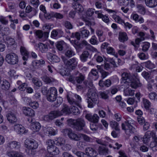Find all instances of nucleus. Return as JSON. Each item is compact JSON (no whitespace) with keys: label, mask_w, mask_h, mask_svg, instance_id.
Segmentation results:
<instances>
[{"label":"nucleus","mask_w":157,"mask_h":157,"mask_svg":"<svg viewBox=\"0 0 157 157\" xmlns=\"http://www.w3.org/2000/svg\"><path fill=\"white\" fill-rule=\"evenodd\" d=\"M118 4L121 6H127L129 3L128 0H118Z\"/></svg>","instance_id":"e2e57ef3"},{"label":"nucleus","mask_w":157,"mask_h":157,"mask_svg":"<svg viewBox=\"0 0 157 157\" xmlns=\"http://www.w3.org/2000/svg\"><path fill=\"white\" fill-rule=\"evenodd\" d=\"M86 118L88 121L92 122V123H97L99 120V117L97 114H94L93 116L86 114Z\"/></svg>","instance_id":"a211bd4d"},{"label":"nucleus","mask_w":157,"mask_h":157,"mask_svg":"<svg viewBox=\"0 0 157 157\" xmlns=\"http://www.w3.org/2000/svg\"><path fill=\"white\" fill-rule=\"evenodd\" d=\"M62 59L65 66L69 70L74 69L77 66L78 62L75 58L67 60L65 58L62 57Z\"/></svg>","instance_id":"7ed1b4c3"},{"label":"nucleus","mask_w":157,"mask_h":157,"mask_svg":"<svg viewBox=\"0 0 157 157\" xmlns=\"http://www.w3.org/2000/svg\"><path fill=\"white\" fill-rule=\"evenodd\" d=\"M66 44L63 41H61L57 42L56 46L58 50L62 51L63 50L64 47L66 45Z\"/></svg>","instance_id":"e433bc0d"},{"label":"nucleus","mask_w":157,"mask_h":157,"mask_svg":"<svg viewBox=\"0 0 157 157\" xmlns=\"http://www.w3.org/2000/svg\"><path fill=\"white\" fill-rule=\"evenodd\" d=\"M156 136L155 133L153 131H147L145 133L143 138V142L144 144L148 143L150 140V139L152 137L153 139Z\"/></svg>","instance_id":"1a4fd4ad"},{"label":"nucleus","mask_w":157,"mask_h":157,"mask_svg":"<svg viewBox=\"0 0 157 157\" xmlns=\"http://www.w3.org/2000/svg\"><path fill=\"white\" fill-rule=\"evenodd\" d=\"M47 95V98L48 101L50 102L55 101L57 97V91L54 87H51L48 90Z\"/></svg>","instance_id":"20e7f679"},{"label":"nucleus","mask_w":157,"mask_h":157,"mask_svg":"<svg viewBox=\"0 0 157 157\" xmlns=\"http://www.w3.org/2000/svg\"><path fill=\"white\" fill-rule=\"evenodd\" d=\"M143 101L145 109H148L151 105L150 101L144 98H143Z\"/></svg>","instance_id":"052dcab7"},{"label":"nucleus","mask_w":157,"mask_h":157,"mask_svg":"<svg viewBox=\"0 0 157 157\" xmlns=\"http://www.w3.org/2000/svg\"><path fill=\"white\" fill-rule=\"evenodd\" d=\"M89 95L88 98L94 99V101H97L98 95L96 91L94 89H90L89 90Z\"/></svg>","instance_id":"4be33fe9"},{"label":"nucleus","mask_w":157,"mask_h":157,"mask_svg":"<svg viewBox=\"0 0 157 157\" xmlns=\"http://www.w3.org/2000/svg\"><path fill=\"white\" fill-rule=\"evenodd\" d=\"M46 57L52 63H58L60 61V59L58 57L49 52L47 53Z\"/></svg>","instance_id":"2eb2a0df"},{"label":"nucleus","mask_w":157,"mask_h":157,"mask_svg":"<svg viewBox=\"0 0 157 157\" xmlns=\"http://www.w3.org/2000/svg\"><path fill=\"white\" fill-rule=\"evenodd\" d=\"M6 117L7 120L10 123H13L16 122L17 121L16 114L13 112H11L7 113Z\"/></svg>","instance_id":"6ab92c4d"},{"label":"nucleus","mask_w":157,"mask_h":157,"mask_svg":"<svg viewBox=\"0 0 157 157\" xmlns=\"http://www.w3.org/2000/svg\"><path fill=\"white\" fill-rule=\"evenodd\" d=\"M74 97L76 99V101H75L73 98H70L67 95V99L68 102L71 105H76L80 108H81L80 103L82 101V98L81 97L76 94L74 95Z\"/></svg>","instance_id":"0eeeda50"},{"label":"nucleus","mask_w":157,"mask_h":157,"mask_svg":"<svg viewBox=\"0 0 157 157\" xmlns=\"http://www.w3.org/2000/svg\"><path fill=\"white\" fill-rule=\"evenodd\" d=\"M75 52L71 49H69L67 50L65 52V55L68 58H71L75 55Z\"/></svg>","instance_id":"864d4df0"},{"label":"nucleus","mask_w":157,"mask_h":157,"mask_svg":"<svg viewBox=\"0 0 157 157\" xmlns=\"http://www.w3.org/2000/svg\"><path fill=\"white\" fill-rule=\"evenodd\" d=\"M36 36L39 39H41L44 41L46 40L48 36V32H44L40 30H37L35 32Z\"/></svg>","instance_id":"9d476101"},{"label":"nucleus","mask_w":157,"mask_h":157,"mask_svg":"<svg viewBox=\"0 0 157 157\" xmlns=\"http://www.w3.org/2000/svg\"><path fill=\"white\" fill-rule=\"evenodd\" d=\"M13 128L14 131L18 134H22L27 132L25 128L19 124H15L13 126Z\"/></svg>","instance_id":"f8f14e48"},{"label":"nucleus","mask_w":157,"mask_h":157,"mask_svg":"<svg viewBox=\"0 0 157 157\" xmlns=\"http://www.w3.org/2000/svg\"><path fill=\"white\" fill-rule=\"evenodd\" d=\"M48 152L52 155H56L59 153V149L56 146H53L52 147H49L48 149Z\"/></svg>","instance_id":"393cba45"},{"label":"nucleus","mask_w":157,"mask_h":157,"mask_svg":"<svg viewBox=\"0 0 157 157\" xmlns=\"http://www.w3.org/2000/svg\"><path fill=\"white\" fill-rule=\"evenodd\" d=\"M90 56V53L88 51H84L80 56V58L82 62H85L87 61Z\"/></svg>","instance_id":"b1692460"},{"label":"nucleus","mask_w":157,"mask_h":157,"mask_svg":"<svg viewBox=\"0 0 157 157\" xmlns=\"http://www.w3.org/2000/svg\"><path fill=\"white\" fill-rule=\"evenodd\" d=\"M45 61L42 59H40L38 60H36L33 62V65L34 67L37 66L40 64H43L45 63Z\"/></svg>","instance_id":"bf43d9fd"},{"label":"nucleus","mask_w":157,"mask_h":157,"mask_svg":"<svg viewBox=\"0 0 157 157\" xmlns=\"http://www.w3.org/2000/svg\"><path fill=\"white\" fill-rule=\"evenodd\" d=\"M85 152L89 156L95 157L97 156L98 153L96 151L91 147H87L85 149Z\"/></svg>","instance_id":"412c9836"},{"label":"nucleus","mask_w":157,"mask_h":157,"mask_svg":"<svg viewBox=\"0 0 157 157\" xmlns=\"http://www.w3.org/2000/svg\"><path fill=\"white\" fill-rule=\"evenodd\" d=\"M128 39L127 35L125 32H122L119 33V40L120 42H124L127 40Z\"/></svg>","instance_id":"f704fd0d"},{"label":"nucleus","mask_w":157,"mask_h":157,"mask_svg":"<svg viewBox=\"0 0 157 157\" xmlns=\"http://www.w3.org/2000/svg\"><path fill=\"white\" fill-rule=\"evenodd\" d=\"M6 41L7 43L10 45H13L15 43V41L14 39L9 37H6Z\"/></svg>","instance_id":"774afa93"},{"label":"nucleus","mask_w":157,"mask_h":157,"mask_svg":"<svg viewBox=\"0 0 157 157\" xmlns=\"http://www.w3.org/2000/svg\"><path fill=\"white\" fill-rule=\"evenodd\" d=\"M43 81L46 83H50L54 81V79L52 78L49 77L47 75H44L42 78Z\"/></svg>","instance_id":"a18cd8bd"},{"label":"nucleus","mask_w":157,"mask_h":157,"mask_svg":"<svg viewBox=\"0 0 157 157\" xmlns=\"http://www.w3.org/2000/svg\"><path fill=\"white\" fill-rule=\"evenodd\" d=\"M68 124L76 131L82 130L86 126L84 119L79 118L76 119H69L67 121Z\"/></svg>","instance_id":"f257e3e1"},{"label":"nucleus","mask_w":157,"mask_h":157,"mask_svg":"<svg viewBox=\"0 0 157 157\" xmlns=\"http://www.w3.org/2000/svg\"><path fill=\"white\" fill-rule=\"evenodd\" d=\"M25 147L29 150H34L37 148L38 142L33 139H26L25 142Z\"/></svg>","instance_id":"39448f33"},{"label":"nucleus","mask_w":157,"mask_h":157,"mask_svg":"<svg viewBox=\"0 0 157 157\" xmlns=\"http://www.w3.org/2000/svg\"><path fill=\"white\" fill-rule=\"evenodd\" d=\"M22 110L23 113L26 116L33 117L35 115L34 111L30 108L24 107Z\"/></svg>","instance_id":"dca6fc26"},{"label":"nucleus","mask_w":157,"mask_h":157,"mask_svg":"<svg viewBox=\"0 0 157 157\" xmlns=\"http://www.w3.org/2000/svg\"><path fill=\"white\" fill-rule=\"evenodd\" d=\"M88 107L91 108L93 107L97 101H94V99L88 98L87 99Z\"/></svg>","instance_id":"09e8293b"},{"label":"nucleus","mask_w":157,"mask_h":157,"mask_svg":"<svg viewBox=\"0 0 157 157\" xmlns=\"http://www.w3.org/2000/svg\"><path fill=\"white\" fill-rule=\"evenodd\" d=\"M134 91L130 89H126L124 91V94L126 96H132L134 94Z\"/></svg>","instance_id":"13d9d810"},{"label":"nucleus","mask_w":157,"mask_h":157,"mask_svg":"<svg viewBox=\"0 0 157 157\" xmlns=\"http://www.w3.org/2000/svg\"><path fill=\"white\" fill-rule=\"evenodd\" d=\"M18 152L13 150L7 151L6 152V155L8 157H16L17 155Z\"/></svg>","instance_id":"37998d69"},{"label":"nucleus","mask_w":157,"mask_h":157,"mask_svg":"<svg viewBox=\"0 0 157 157\" xmlns=\"http://www.w3.org/2000/svg\"><path fill=\"white\" fill-rule=\"evenodd\" d=\"M95 14H97L98 17L101 18L103 21L107 24L109 22V20L108 16L106 15H104L101 13H99V11H97L95 12Z\"/></svg>","instance_id":"2f4dec72"},{"label":"nucleus","mask_w":157,"mask_h":157,"mask_svg":"<svg viewBox=\"0 0 157 157\" xmlns=\"http://www.w3.org/2000/svg\"><path fill=\"white\" fill-rule=\"evenodd\" d=\"M25 11L26 13H29L31 12H32L33 13V16L35 15L37 13L36 10L34 8H33L30 6H27L25 9Z\"/></svg>","instance_id":"603ef678"},{"label":"nucleus","mask_w":157,"mask_h":157,"mask_svg":"<svg viewBox=\"0 0 157 157\" xmlns=\"http://www.w3.org/2000/svg\"><path fill=\"white\" fill-rule=\"evenodd\" d=\"M80 133L77 134L73 132L72 130L69 133L68 137L71 140L77 141L80 140Z\"/></svg>","instance_id":"c85d7f7f"},{"label":"nucleus","mask_w":157,"mask_h":157,"mask_svg":"<svg viewBox=\"0 0 157 157\" xmlns=\"http://www.w3.org/2000/svg\"><path fill=\"white\" fill-rule=\"evenodd\" d=\"M135 121L130 117H128L126 121L122 124V128L126 134L130 135L136 132L135 128L133 127Z\"/></svg>","instance_id":"f03ea898"},{"label":"nucleus","mask_w":157,"mask_h":157,"mask_svg":"<svg viewBox=\"0 0 157 157\" xmlns=\"http://www.w3.org/2000/svg\"><path fill=\"white\" fill-rule=\"evenodd\" d=\"M132 78V76L130 73L127 72H124L122 74V79L121 83L124 85V84H127L130 81Z\"/></svg>","instance_id":"ddd939ff"},{"label":"nucleus","mask_w":157,"mask_h":157,"mask_svg":"<svg viewBox=\"0 0 157 157\" xmlns=\"http://www.w3.org/2000/svg\"><path fill=\"white\" fill-rule=\"evenodd\" d=\"M148 97L151 100L157 101V94L155 92H152L148 94Z\"/></svg>","instance_id":"4d7b16f0"},{"label":"nucleus","mask_w":157,"mask_h":157,"mask_svg":"<svg viewBox=\"0 0 157 157\" xmlns=\"http://www.w3.org/2000/svg\"><path fill=\"white\" fill-rule=\"evenodd\" d=\"M60 116L69 114L71 113L70 109L68 106L65 104H63L62 109L60 111H58Z\"/></svg>","instance_id":"f3484780"},{"label":"nucleus","mask_w":157,"mask_h":157,"mask_svg":"<svg viewBox=\"0 0 157 157\" xmlns=\"http://www.w3.org/2000/svg\"><path fill=\"white\" fill-rule=\"evenodd\" d=\"M51 25L49 24H46L43 26V30L46 31L45 32H48V34L50 30L51 29Z\"/></svg>","instance_id":"69168bd1"},{"label":"nucleus","mask_w":157,"mask_h":157,"mask_svg":"<svg viewBox=\"0 0 157 157\" xmlns=\"http://www.w3.org/2000/svg\"><path fill=\"white\" fill-rule=\"evenodd\" d=\"M71 113H73L75 115H78L80 113L78 109L76 107L73 105L70 109Z\"/></svg>","instance_id":"de8ad7c7"},{"label":"nucleus","mask_w":157,"mask_h":157,"mask_svg":"<svg viewBox=\"0 0 157 157\" xmlns=\"http://www.w3.org/2000/svg\"><path fill=\"white\" fill-rule=\"evenodd\" d=\"M35 46L37 47L40 52L41 53H47L48 51V47L47 45L43 43H40L36 44Z\"/></svg>","instance_id":"4468645a"},{"label":"nucleus","mask_w":157,"mask_h":157,"mask_svg":"<svg viewBox=\"0 0 157 157\" xmlns=\"http://www.w3.org/2000/svg\"><path fill=\"white\" fill-rule=\"evenodd\" d=\"M47 132H48V134L51 136L55 135L57 133L56 130L51 127H49L47 128Z\"/></svg>","instance_id":"5fc2aeb1"},{"label":"nucleus","mask_w":157,"mask_h":157,"mask_svg":"<svg viewBox=\"0 0 157 157\" xmlns=\"http://www.w3.org/2000/svg\"><path fill=\"white\" fill-rule=\"evenodd\" d=\"M85 78V75L80 73L75 78V80L77 83L80 84L84 81Z\"/></svg>","instance_id":"4c0bfd02"},{"label":"nucleus","mask_w":157,"mask_h":157,"mask_svg":"<svg viewBox=\"0 0 157 157\" xmlns=\"http://www.w3.org/2000/svg\"><path fill=\"white\" fill-rule=\"evenodd\" d=\"M29 105L30 107L34 109L37 108L39 106L38 102L35 101L29 102Z\"/></svg>","instance_id":"338daca9"},{"label":"nucleus","mask_w":157,"mask_h":157,"mask_svg":"<svg viewBox=\"0 0 157 157\" xmlns=\"http://www.w3.org/2000/svg\"><path fill=\"white\" fill-rule=\"evenodd\" d=\"M144 64L145 67L149 69H152L155 67V65L150 61L144 63Z\"/></svg>","instance_id":"49530a36"},{"label":"nucleus","mask_w":157,"mask_h":157,"mask_svg":"<svg viewBox=\"0 0 157 157\" xmlns=\"http://www.w3.org/2000/svg\"><path fill=\"white\" fill-rule=\"evenodd\" d=\"M146 5L150 8H154L157 6V0H145Z\"/></svg>","instance_id":"c756f323"},{"label":"nucleus","mask_w":157,"mask_h":157,"mask_svg":"<svg viewBox=\"0 0 157 157\" xmlns=\"http://www.w3.org/2000/svg\"><path fill=\"white\" fill-rule=\"evenodd\" d=\"M108 150L107 148L100 147L98 152L99 154L101 155H106L108 153Z\"/></svg>","instance_id":"8fccbe9b"},{"label":"nucleus","mask_w":157,"mask_h":157,"mask_svg":"<svg viewBox=\"0 0 157 157\" xmlns=\"http://www.w3.org/2000/svg\"><path fill=\"white\" fill-rule=\"evenodd\" d=\"M7 147L10 149L18 150L20 148V143L16 141L9 142L6 145Z\"/></svg>","instance_id":"9b49d317"},{"label":"nucleus","mask_w":157,"mask_h":157,"mask_svg":"<svg viewBox=\"0 0 157 157\" xmlns=\"http://www.w3.org/2000/svg\"><path fill=\"white\" fill-rule=\"evenodd\" d=\"M150 144V147L152 150L154 151H157V137L156 136L153 139Z\"/></svg>","instance_id":"473e14b6"},{"label":"nucleus","mask_w":157,"mask_h":157,"mask_svg":"<svg viewBox=\"0 0 157 157\" xmlns=\"http://www.w3.org/2000/svg\"><path fill=\"white\" fill-rule=\"evenodd\" d=\"M10 85L9 82L6 80H3L1 83V88L5 90H8L10 87Z\"/></svg>","instance_id":"c9c22d12"},{"label":"nucleus","mask_w":157,"mask_h":157,"mask_svg":"<svg viewBox=\"0 0 157 157\" xmlns=\"http://www.w3.org/2000/svg\"><path fill=\"white\" fill-rule=\"evenodd\" d=\"M51 36V37L55 39H56L59 37L58 35V31L55 29L53 30L52 31Z\"/></svg>","instance_id":"680f3d73"},{"label":"nucleus","mask_w":157,"mask_h":157,"mask_svg":"<svg viewBox=\"0 0 157 157\" xmlns=\"http://www.w3.org/2000/svg\"><path fill=\"white\" fill-rule=\"evenodd\" d=\"M98 84L99 86L101 87H103L104 86L109 87L111 85V82L110 80L109 79L105 80L104 82L101 80L99 81Z\"/></svg>","instance_id":"7c9ffc66"},{"label":"nucleus","mask_w":157,"mask_h":157,"mask_svg":"<svg viewBox=\"0 0 157 157\" xmlns=\"http://www.w3.org/2000/svg\"><path fill=\"white\" fill-rule=\"evenodd\" d=\"M96 67L98 70L101 74V78L102 79H104L109 74L108 72L104 71L101 67V66L97 65Z\"/></svg>","instance_id":"a878e982"},{"label":"nucleus","mask_w":157,"mask_h":157,"mask_svg":"<svg viewBox=\"0 0 157 157\" xmlns=\"http://www.w3.org/2000/svg\"><path fill=\"white\" fill-rule=\"evenodd\" d=\"M41 128V126L39 123L34 122L31 124V128L34 132H38Z\"/></svg>","instance_id":"cd10ccee"},{"label":"nucleus","mask_w":157,"mask_h":157,"mask_svg":"<svg viewBox=\"0 0 157 157\" xmlns=\"http://www.w3.org/2000/svg\"><path fill=\"white\" fill-rule=\"evenodd\" d=\"M32 81L35 86L39 88L42 85V83L37 78L34 77L32 78Z\"/></svg>","instance_id":"c03bdc74"},{"label":"nucleus","mask_w":157,"mask_h":157,"mask_svg":"<svg viewBox=\"0 0 157 157\" xmlns=\"http://www.w3.org/2000/svg\"><path fill=\"white\" fill-rule=\"evenodd\" d=\"M6 60L7 62L11 64H15L18 62V59L17 55L14 53H10L6 55Z\"/></svg>","instance_id":"423d86ee"},{"label":"nucleus","mask_w":157,"mask_h":157,"mask_svg":"<svg viewBox=\"0 0 157 157\" xmlns=\"http://www.w3.org/2000/svg\"><path fill=\"white\" fill-rule=\"evenodd\" d=\"M89 76L90 77V79L94 81L96 80L99 77L98 72L96 69H93L89 74Z\"/></svg>","instance_id":"aec40b11"},{"label":"nucleus","mask_w":157,"mask_h":157,"mask_svg":"<svg viewBox=\"0 0 157 157\" xmlns=\"http://www.w3.org/2000/svg\"><path fill=\"white\" fill-rule=\"evenodd\" d=\"M150 46V44L148 42L143 43L141 45L142 47V51L144 52H147Z\"/></svg>","instance_id":"a19ab883"},{"label":"nucleus","mask_w":157,"mask_h":157,"mask_svg":"<svg viewBox=\"0 0 157 157\" xmlns=\"http://www.w3.org/2000/svg\"><path fill=\"white\" fill-rule=\"evenodd\" d=\"M20 51L22 55L23 56L22 57L23 60H27L28 58L29 53L25 48L24 47L21 46L20 48Z\"/></svg>","instance_id":"bb28decb"},{"label":"nucleus","mask_w":157,"mask_h":157,"mask_svg":"<svg viewBox=\"0 0 157 157\" xmlns=\"http://www.w3.org/2000/svg\"><path fill=\"white\" fill-rule=\"evenodd\" d=\"M60 116L58 111H53L51 112L48 114L44 116L43 118L44 121H48Z\"/></svg>","instance_id":"6e6552de"},{"label":"nucleus","mask_w":157,"mask_h":157,"mask_svg":"<svg viewBox=\"0 0 157 157\" xmlns=\"http://www.w3.org/2000/svg\"><path fill=\"white\" fill-rule=\"evenodd\" d=\"M55 144L58 146H62L65 144V140L62 137L56 138L54 140Z\"/></svg>","instance_id":"72a5a7b5"},{"label":"nucleus","mask_w":157,"mask_h":157,"mask_svg":"<svg viewBox=\"0 0 157 157\" xmlns=\"http://www.w3.org/2000/svg\"><path fill=\"white\" fill-rule=\"evenodd\" d=\"M90 32L88 30L85 29L83 28L81 29V35L83 38L88 37L90 35Z\"/></svg>","instance_id":"ea45409f"},{"label":"nucleus","mask_w":157,"mask_h":157,"mask_svg":"<svg viewBox=\"0 0 157 157\" xmlns=\"http://www.w3.org/2000/svg\"><path fill=\"white\" fill-rule=\"evenodd\" d=\"M127 84L128 85H130L132 87L135 89L140 86V84L139 83V80H136V79H132V78Z\"/></svg>","instance_id":"5701e85b"},{"label":"nucleus","mask_w":157,"mask_h":157,"mask_svg":"<svg viewBox=\"0 0 157 157\" xmlns=\"http://www.w3.org/2000/svg\"><path fill=\"white\" fill-rule=\"evenodd\" d=\"M138 11L141 14L144 15L145 13V10L144 6L142 5H138L137 6Z\"/></svg>","instance_id":"6e6d98bb"},{"label":"nucleus","mask_w":157,"mask_h":157,"mask_svg":"<svg viewBox=\"0 0 157 157\" xmlns=\"http://www.w3.org/2000/svg\"><path fill=\"white\" fill-rule=\"evenodd\" d=\"M82 138L87 142H90L93 141L91 137L85 134L80 133V140Z\"/></svg>","instance_id":"58836bf2"},{"label":"nucleus","mask_w":157,"mask_h":157,"mask_svg":"<svg viewBox=\"0 0 157 157\" xmlns=\"http://www.w3.org/2000/svg\"><path fill=\"white\" fill-rule=\"evenodd\" d=\"M110 125L111 127L117 131L120 130L119 124L115 121H112L110 122Z\"/></svg>","instance_id":"79ce46f5"},{"label":"nucleus","mask_w":157,"mask_h":157,"mask_svg":"<svg viewBox=\"0 0 157 157\" xmlns=\"http://www.w3.org/2000/svg\"><path fill=\"white\" fill-rule=\"evenodd\" d=\"M112 17L116 22L119 24H122L124 22V20L122 19L120 17L116 15H113Z\"/></svg>","instance_id":"3c124183"},{"label":"nucleus","mask_w":157,"mask_h":157,"mask_svg":"<svg viewBox=\"0 0 157 157\" xmlns=\"http://www.w3.org/2000/svg\"><path fill=\"white\" fill-rule=\"evenodd\" d=\"M99 94L101 98L104 99L106 100L108 99L109 96L106 93L105 91L99 92Z\"/></svg>","instance_id":"0e129e2a"}]
</instances>
